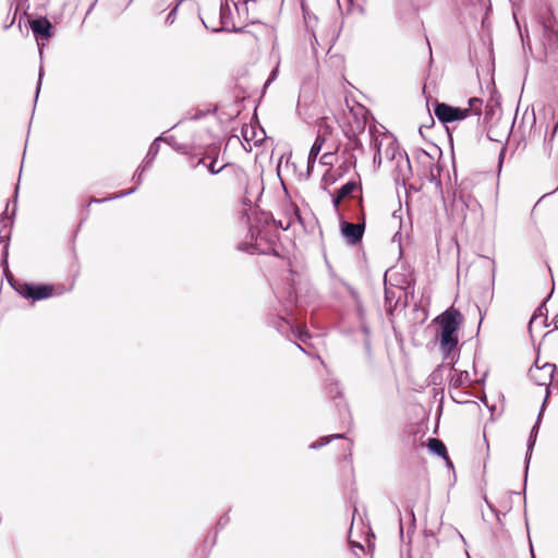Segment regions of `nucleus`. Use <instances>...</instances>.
<instances>
[{"label": "nucleus", "mask_w": 558, "mask_h": 558, "mask_svg": "<svg viewBox=\"0 0 558 558\" xmlns=\"http://www.w3.org/2000/svg\"><path fill=\"white\" fill-rule=\"evenodd\" d=\"M357 187V183L355 181H349L347 182L345 184H343L339 190H338V194L340 195V197H348L350 196L354 190Z\"/></svg>", "instance_id": "obj_24"}, {"label": "nucleus", "mask_w": 558, "mask_h": 558, "mask_svg": "<svg viewBox=\"0 0 558 558\" xmlns=\"http://www.w3.org/2000/svg\"><path fill=\"white\" fill-rule=\"evenodd\" d=\"M219 15H220L221 26L220 27H210V29H213L214 32H219L221 29L229 31L230 26H232L233 28L235 27V25L233 23V17H232L229 0H226L225 3H221L220 10H219ZM201 20H202L204 26L207 29H209V25L206 23L203 15H201Z\"/></svg>", "instance_id": "obj_7"}, {"label": "nucleus", "mask_w": 558, "mask_h": 558, "mask_svg": "<svg viewBox=\"0 0 558 558\" xmlns=\"http://www.w3.org/2000/svg\"><path fill=\"white\" fill-rule=\"evenodd\" d=\"M29 26L36 37L49 39L52 36V24L46 16L32 20Z\"/></svg>", "instance_id": "obj_10"}, {"label": "nucleus", "mask_w": 558, "mask_h": 558, "mask_svg": "<svg viewBox=\"0 0 558 558\" xmlns=\"http://www.w3.org/2000/svg\"><path fill=\"white\" fill-rule=\"evenodd\" d=\"M165 140L162 136L157 137L149 146L148 153L143 161V166H146V168H149L151 162L154 161L155 157L157 156L159 151V141Z\"/></svg>", "instance_id": "obj_17"}, {"label": "nucleus", "mask_w": 558, "mask_h": 558, "mask_svg": "<svg viewBox=\"0 0 558 558\" xmlns=\"http://www.w3.org/2000/svg\"><path fill=\"white\" fill-rule=\"evenodd\" d=\"M330 157V154H324L320 158V161L323 163H327L328 162V158Z\"/></svg>", "instance_id": "obj_41"}, {"label": "nucleus", "mask_w": 558, "mask_h": 558, "mask_svg": "<svg viewBox=\"0 0 558 558\" xmlns=\"http://www.w3.org/2000/svg\"><path fill=\"white\" fill-rule=\"evenodd\" d=\"M184 0H179L177 2V4L170 10L169 14L167 15L166 17V23L171 25L174 23L175 19H177V12H178V9H179V5L183 2Z\"/></svg>", "instance_id": "obj_26"}, {"label": "nucleus", "mask_w": 558, "mask_h": 558, "mask_svg": "<svg viewBox=\"0 0 558 558\" xmlns=\"http://www.w3.org/2000/svg\"><path fill=\"white\" fill-rule=\"evenodd\" d=\"M502 158H504V150H501V153H500V155H499V163H501Z\"/></svg>", "instance_id": "obj_47"}, {"label": "nucleus", "mask_w": 558, "mask_h": 558, "mask_svg": "<svg viewBox=\"0 0 558 558\" xmlns=\"http://www.w3.org/2000/svg\"><path fill=\"white\" fill-rule=\"evenodd\" d=\"M360 326H361V330L363 331V333L368 337L371 333V329H369V326L366 324V322L361 320Z\"/></svg>", "instance_id": "obj_30"}, {"label": "nucleus", "mask_w": 558, "mask_h": 558, "mask_svg": "<svg viewBox=\"0 0 558 558\" xmlns=\"http://www.w3.org/2000/svg\"><path fill=\"white\" fill-rule=\"evenodd\" d=\"M538 24L545 59L547 62L558 64V24L550 14L542 16Z\"/></svg>", "instance_id": "obj_2"}, {"label": "nucleus", "mask_w": 558, "mask_h": 558, "mask_svg": "<svg viewBox=\"0 0 558 558\" xmlns=\"http://www.w3.org/2000/svg\"><path fill=\"white\" fill-rule=\"evenodd\" d=\"M325 143V137L320 134H318L310 149L308 158H307V170L310 171L317 159V156L319 155L322 147Z\"/></svg>", "instance_id": "obj_12"}, {"label": "nucleus", "mask_w": 558, "mask_h": 558, "mask_svg": "<svg viewBox=\"0 0 558 558\" xmlns=\"http://www.w3.org/2000/svg\"><path fill=\"white\" fill-rule=\"evenodd\" d=\"M255 0H229L234 7L235 13L239 17L244 16L248 12V3Z\"/></svg>", "instance_id": "obj_20"}, {"label": "nucleus", "mask_w": 558, "mask_h": 558, "mask_svg": "<svg viewBox=\"0 0 558 558\" xmlns=\"http://www.w3.org/2000/svg\"><path fill=\"white\" fill-rule=\"evenodd\" d=\"M342 199H343V197H340V195L338 193H336V195H332V206L335 209L338 210L339 205Z\"/></svg>", "instance_id": "obj_29"}, {"label": "nucleus", "mask_w": 558, "mask_h": 558, "mask_svg": "<svg viewBox=\"0 0 558 558\" xmlns=\"http://www.w3.org/2000/svg\"><path fill=\"white\" fill-rule=\"evenodd\" d=\"M548 397H549V390L547 389V396L545 397V399L543 401V404L541 407V410H539L536 423L532 427L531 433H530V437H529V440H527V449H526V456H525V471H524L525 478L527 477L529 463H530L532 450H533V447L535 445V439H536V436H537V433H538L541 417H542L544 409L546 407Z\"/></svg>", "instance_id": "obj_8"}, {"label": "nucleus", "mask_w": 558, "mask_h": 558, "mask_svg": "<svg viewBox=\"0 0 558 558\" xmlns=\"http://www.w3.org/2000/svg\"><path fill=\"white\" fill-rule=\"evenodd\" d=\"M465 554H466V557H468V558H472V557L470 556V554H469V551H468V550L465 551Z\"/></svg>", "instance_id": "obj_52"}, {"label": "nucleus", "mask_w": 558, "mask_h": 558, "mask_svg": "<svg viewBox=\"0 0 558 558\" xmlns=\"http://www.w3.org/2000/svg\"><path fill=\"white\" fill-rule=\"evenodd\" d=\"M374 163H378V165L381 163V153H380L379 148L377 149V151L374 155Z\"/></svg>", "instance_id": "obj_36"}, {"label": "nucleus", "mask_w": 558, "mask_h": 558, "mask_svg": "<svg viewBox=\"0 0 558 558\" xmlns=\"http://www.w3.org/2000/svg\"><path fill=\"white\" fill-rule=\"evenodd\" d=\"M342 438H344V434H335L331 436L322 437L318 441L312 442L308 446V448L310 449H318V448H322V447L326 446L327 444H329L332 439H342Z\"/></svg>", "instance_id": "obj_22"}, {"label": "nucleus", "mask_w": 558, "mask_h": 558, "mask_svg": "<svg viewBox=\"0 0 558 558\" xmlns=\"http://www.w3.org/2000/svg\"><path fill=\"white\" fill-rule=\"evenodd\" d=\"M41 77H43V70L40 69L39 77H38V83H37V89H36V98L38 97V94H39V90H40Z\"/></svg>", "instance_id": "obj_38"}, {"label": "nucleus", "mask_w": 558, "mask_h": 558, "mask_svg": "<svg viewBox=\"0 0 558 558\" xmlns=\"http://www.w3.org/2000/svg\"><path fill=\"white\" fill-rule=\"evenodd\" d=\"M165 9H166V1H165V0H162L161 2H159V3H157V4H156V10H157V11L161 12V11H163Z\"/></svg>", "instance_id": "obj_39"}, {"label": "nucleus", "mask_w": 558, "mask_h": 558, "mask_svg": "<svg viewBox=\"0 0 558 558\" xmlns=\"http://www.w3.org/2000/svg\"><path fill=\"white\" fill-rule=\"evenodd\" d=\"M294 344H295V347H296L298 349H300L301 351L306 352V351L304 350L303 345H301V344H299V343H296V342H295Z\"/></svg>", "instance_id": "obj_45"}, {"label": "nucleus", "mask_w": 558, "mask_h": 558, "mask_svg": "<svg viewBox=\"0 0 558 558\" xmlns=\"http://www.w3.org/2000/svg\"><path fill=\"white\" fill-rule=\"evenodd\" d=\"M434 114L441 123H451L465 119L468 117V109L437 101L434 107Z\"/></svg>", "instance_id": "obj_3"}, {"label": "nucleus", "mask_w": 558, "mask_h": 558, "mask_svg": "<svg viewBox=\"0 0 558 558\" xmlns=\"http://www.w3.org/2000/svg\"><path fill=\"white\" fill-rule=\"evenodd\" d=\"M4 275L7 276L8 278V281L10 282V284L14 288V290L21 294L23 298L25 299H32L34 298V283H28V282H17L16 284H14L12 282L13 280V276L12 274L9 271V272H4Z\"/></svg>", "instance_id": "obj_11"}, {"label": "nucleus", "mask_w": 558, "mask_h": 558, "mask_svg": "<svg viewBox=\"0 0 558 558\" xmlns=\"http://www.w3.org/2000/svg\"><path fill=\"white\" fill-rule=\"evenodd\" d=\"M242 135L246 142H251V141H254L255 132L252 129L243 128ZM258 142H260V140H255V144Z\"/></svg>", "instance_id": "obj_28"}, {"label": "nucleus", "mask_w": 558, "mask_h": 558, "mask_svg": "<svg viewBox=\"0 0 558 558\" xmlns=\"http://www.w3.org/2000/svg\"><path fill=\"white\" fill-rule=\"evenodd\" d=\"M248 232L251 234V240H256L259 234V231H256L252 226H250Z\"/></svg>", "instance_id": "obj_35"}, {"label": "nucleus", "mask_w": 558, "mask_h": 558, "mask_svg": "<svg viewBox=\"0 0 558 558\" xmlns=\"http://www.w3.org/2000/svg\"><path fill=\"white\" fill-rule=\"evenodd\" d=\"M410 515H411V523L414 526V524H415V514H414L413 509L410 510Z\"/></svg>", "instance_id": "obj_42"}, {"label": "nucleus", "mask_w": 558, "mask_h": 558, "mask_svg": "<svg viewBox=\"0 0 558 558\" xmlns=\"http://www.w3.org/2000/svg\"><path fill=\"white\" fill-rule=\"evenodd\" d=\"M550 298V294L544 300V302L537 307L536 312L532 316L530 320V326L538 318V317H545V320L547 319V307L546 302Z\"/></svg>", "instance_id": "obj_25"}, {"label": "nucleus", "mask_w": 558, "mask_h": 558, "mask_svg": "<svg viewBox=\"0 0 558 558\" xmlns=\"http://www.w3.org/2000/svg\"><path fill=\"white\" fill-rule=\"evenodd\" d=\"M364 348H365L366 353H367L368 355H371V354H372V345H371V341H369V339H366V340L364 341Z\"/></svg>", "instance_id": "obj_37"}, {"label": "nucleus", "mask_w": 558, "mask_h": 558, "mask_svg": "<svg viewBox=\"0 0 558 558\" xmlns=\"http://www.w3.org/2000/svg\"><path fill=\"white\" fill-rule=\"evenodd\" d=\"M454 371V375L450 378V387L460 388L464 385L466 380H469L468 372H458L454 367H451Z\"/></svg>", "instance_id": "obj_19"}, {"label": "nucleus", "mask_w": 558, "mask_h": 558, "mask_svg": "<svg viewBox=\"0 0 558 558\" xmlns=\"http://www.w3.org/2000/svg\"><path fill=\"white\" fill-rule=\"evenodd\" d=\"M457 205L461 204L465 209L475 211L480 204L475 198H473L470 194L461 193L459 197L456 199Z\"/></svg>", "instance_id": "obj_18"}, {"label": "nucleus", "mask_w": 558, "mask_h": 558, "mask_svg": "<svg viewBox=\"0 0 558 558\" xmlns=\"http://www.w3.org/2000/svg\"><path fill=\"white\" fill-rule=\"evenodd\" d=\"M482 105H483V100L482 99L476 98V97L470 98L469 99V107L466 108L468 109V116L472 113V114H474L476 117H480L481 112H482Z\"/></svg>", "instance_id": "obj_21"}, {"label": "nucleus", "mask_w": 558, "mask_h": 558, "mask_svg": "<svg viewBox=\"0 0 558 558\" xmlns=\"http://www.w3.org/2000/svg\"><path fill=\"white\" fill-rule=\"evenodd\" d=\"M425 537H434V533L433 532H430V533L425 532Z\"/></svg>", "instance_id": "obj_46"}, {"label": "nucleus", "mask_w": 558, "mask_h": 558, "mask_svg": "<svg viewBox=\"0 0 558 558\" xmlns=\"http://www.w3.org/2000/svg\"><path fill=\"white\" fill-rule=\"evenodd\" d=\"M556 372V365L553 363H545L543 366H537L535 369H530V377L539 386H547L546 390L549 389V384L551 383L554 375Z\"/></svg>", "instance_id": "obj_5"}, {"label": "nucleus", "mask_w": 558, "mask_h": 558, "mask_svg": "<svg viewBox=\"0 0 558 558\" xmlns=\"http://www.w3.org/2000/svg\"><path fill=\"white\" fill-rule=\"evenodd\" d=\"M146 166L141 165L137 170L135 171L133 175V180L135 181L136 185H141L143 180V173L147 170Z\"/></svg>", "instance_id": "obj_27"}, {"label": "nucleus", "mask_w": 558, "mask_h": 558, "mask_svg": "<svg viewBox=\"0 0 558 558\" xmlns=\"http://www.w3.org/2000/svg\"><path fill=\"white\" fill-rule=\"evenodd\" d=\"M33 300L39 301L49 298L52 294L53 287L45 283H34Z\"/></svg>", "instance_id": "obj_16"}, {"label": "nucleus", "mask_w": 558, "mask_h": 558, "mask_svg": "<svg viewBox=\"0 0 558 558\" xmlns=\"http://www.w3.org/2000/svg\"><path fill=\"white\" fill-rule=\"evenodd\" d=\"M105 201H106V199H101V201H99V199H94V202H96V203L105 202Z\"/></svg>", "instance_id": "obj_51"}, {"label": "nucleus", "mask_w": 558, "mask_h": 558, "mask_svg": "<svg viewBox=\"0 0 558 558\" xmlns=\"http://www.w3.org/2000/svg\"><path fill=\"white\" fill-rule=\"evenodd\" d=\"M135 190H136V187H133V189L128 190V191H125V192H121V193L117 194L113 198H120V197H123V196L130 195V194L134 193V192H135Z\"/></svg>", "instance_id": "obj_34"}, {"label": "nucleus", "mask_w": 558, "mask_h": 558, "mask_svg": "<svg viewBox=\"0 0 558 558\" xmlns=\"http://www.w3.org/2000/svg\"><path fill=\"white\" fill-rule=\"evenodd\" d=\"M275 74H276V70L272 71L271 77L266 82L265 87L270 84V81L274 78Z\"/></svg>", "instance_id": "obj_44"}, {"label": "nucleus", "mask_w": 558, "mask_h": 558, "mask_svg": "<svg viewBox=\"0 0 558 558\" xmlns=\"http://www.w3.org/2000/svg\"><path fill=\"white\" fill-rule=\"evenodd\" d=\"M451 532L464 544L466 545V539L464 538V536L457 530V529H453L451 527Z\"/></svg>", "instance_id": "obj_32"}, {"label": "nucleus", "mask_w": 558, "mask_h": 558, "mask_svg": "<svg viewBox=\"0 0 558 558\" xmlns=\"http://www.w3.org/2000/svg\"><path fill=\"white\" fill-rule=\"evenodd\" d=\"M340 231L348 244L355 245L359 242H361L363 234L365 232L364 215L362 216L361 220H359L355 223L348 222V221H341L340 222Z\"/></svg>", "instance_id": "obj_4"}, {"label": "nucleus", "mask_w": 558, "mask_h": 558, "mask_svg": "<svg viewBox=\"0 0 558 558\" xmlns=\"http://www.w3.org/2000/svg\"><path fill=\"white\" fill-rule=\"evenodd\" d=\"M357 315H359L360 322L365 320V310L361 304L357 305Z\"/></svg>", "instance_id": "obj_31"}, {"label": "nucleus", "mask_w": 558, "mask_h": 558, "mask_svg": "<svg viewBox=\"0 0 558 558\" xmlns=\"http://www.w3.org/2000/svg\"><path fill=\"white\" fill-rule=\"evenodd\" d=\"M420 157L423 158L422 162L426 165L429 171V181L433 182L436 180V175L439 174V167L434 162L433 157L427 154L425 150L420 151Z\"/></svg>", "instance_id": "obj_15"}, {"label": "nucleus", "mask_w": 558, "mask_h": 558, "mask_svg": "<svg viewBox=\"0 0 558 558\" xmlns=\"http://www.w3.org/2000/svg\"><path fill=\"white\" fill-rule=\"evenodd\" d=\"M427 447L434 454L441 457L445 460L449 461V458L447 454V448L440 439L428 438Z\"/></svg>", "instance_id": "obj_14"}, {"label": "nucleus", "mask_w": 558, "mask_h": 558, "mask_svg": "<svg viewBox=\"0 0 558 558\" xmlns=\"http://www.w3.org/2000/svg\"><path fill=\"white\" fill-rule=\"evenodd\" d=\"M360 145H361V143L359 142V140H356L354 143V148H357Z\"/></svg>", "instance_id": "obj_48"}, {"label": "nucleus", "mask_w": 558, "mask_h": 558, "mask_svg": "<svg viewBox=\"0 0 558 558\" xmlns=\"http://www.w3.org/2000/svg\"><path fill=\"white\" fill-rule=\"evenodd\" d=\"M439 325V349L447 360L451 356L453 350L457 349L459 343L458 330L463 322L462 314L450 307L435 318Z\"/></svg>", "instance_id": "obj_1"}, {"label": "nucleus", "mask_w": 558, "mask_h": 558, "mask_svg": "<svg viewBox=\"0 0 558 558\" xmlns=\"http://www.w3.org/2000/svg\"><path fill=\"white\" fill-rule=\"evenodd\" d=\"M553 324L555 326V329H558V314L554 317Z\"/></svg>", "instance_id": "obj_43"}, {"label": "nucleus", "mask_w": 558, "mask_h": 558, "mask_svg": "<svg viewBox=\"0 0 558 558\" xmlns=\"http://www.w3.org/2000/svg\"><path fill=\"white\" fill-rule=\"evenodd\" d=\"M521 39H522V41L524 43V36H523V34H522V33H521Z\"/></svg>", "instance_id": "obj_53"}, {"label": "nucleus", "mask_w": 558, "mask_h": 558, "mask_svg": "<svg viewBox=\"0 0 558 558\" xmlns=\"http://www.w3.org/2000/svg\"><path fill=\"white\" fill-rule=\"evenodd\" d=\"M0 222L3 225L0 230V243L5 242L2 250V260L1 265L4 267L3 271L9 272V264H8V255H9V239H10V229L7 230L9 225H12V221L7 217V210L2 213L0 216Z\"/></svg>", "instance_id": "obj_6"}, {"label": "nucleus", "mask_w": 558, "mask_h": 558, "mask_svg": "<svg viewBox=\"0 0 558 558\" xmlns=\"http://www.w3.org/2000/svg\"><path fill=\"white\" fill-rule=\"evenodd\" d=\"M400 159L404 162V168L398 163L399 173L403 180H407L412 174L411 162L408 155L404 158L401 156Z\"/></svg>", "instance_id": "obj_23"}, {"label": "nucleus", "mask_w": 558, "mask_h": 558, "mask_svg": "<svg viewBox=\"0 0 558 558\" xmlns=\"http://www.w3.org/2000/svg\"><path fill=\"white\" fill-rule=\"evenodd\" d=\"M240 248H241V250H244V251L250 252L248 247H242V246H240Z\"/></svg>", "instance_id": "obj_49"}, {"label": "nucleus", "mask_w": 558, "mask_h": 558, "mask_svg": "<svg viewBox=\"0 0 558 558\" xmlns=\"http://www.w3.org/2000/svg\"><path fill=\"white\" fill-rule=\"evenodd\" d=\"M222 521H223V518H221V519L219 520L218 524H219V525H222V523H223Z\"/></svg>", "instance_id": "obj_50"}, {"label": "nucleus", "mask_w": 558, "mask_h": 558, "mask_svg": "<svg viewBox=\"0 0 558 558\" xmlns=\"http://www.w3.org/2000/svg\"><path fill=\"white\" fill-rule=\"evenodd\" d=\"M485 502L487 505V507L490 509L492 512H494L497 517V519H499V512L498 510L495 508V506L493 504H490L487 498L485 497Z\"/></svg>", "instance_id": "obj_33"}, {"label": "nucleus", "mask_w": 558, "mask_h": 558, "mask_svg": "<svg viewBox=\"0 0 558 558\" xmlns=\"http://www.w3.org/2000/svg\"><path fill=\"white\" fill-rule=\"evenodd\" d=\"M397 511H398V517H399L400 535L402 536L403 535V526H402L401 511H400V509H397Z\"/></svg>", "instance_id": "obj_40"}, {"label": "nucleus", "mask_w": 558, "mask_h": 558, "mask_svg": "<svg viewBox=\"0 0 558 558\" xmlns=\"http://www.w3.org/2000/svg\"><path fill=\"white\" fill-rule=\"evenodd\" d=\"M218 154H219V147L217 145H213V146L208 147L207 155H208V157L211 158V161L208 165H206V167L211 174H218L227 167V165H223L220 168H216Z\"/></svg>", "instance_id": "obj_13"}, {"label": "nucleus", "mask_w": 558, "mask_h": 558, "mask_svg": "<svg viewBox=\"0 0 558 558\" xmlns=\"http://www.w3.org/2000/svg\"><path fill=\"white\" fill-rule=\"evenodd\" d=\"M277 330L284 335L289 331L301 342L305 343L310 338V333L305 328H301L299 326H293L289 320L280 317L278 318V324L276 325Z\"/></svg>", "instance_id": "obj_9"}]
</instances>
